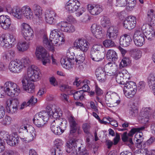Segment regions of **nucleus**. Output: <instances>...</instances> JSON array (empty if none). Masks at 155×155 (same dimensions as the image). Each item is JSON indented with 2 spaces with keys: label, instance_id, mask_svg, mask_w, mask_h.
<instances>
[{
  "label": "nucleus",
  "instance_id": "obj_54",
  "mask_svg": "<svg viewBox=\"0 0 155 155\" xmlns=\"http://www.w3.org/2000/svg\"><path fill=\"white\" fill-rule=\"evenodd\" d=\"M91 19L90 16L87 14H84L79 19L80 22L86 23L89 21Z\"/></svg>",
  "mask_w": 155,
  "mask_h": 155
},
{
  "label": "nucleus",
  "instance_id": "obj_27",
  "mask_svg": "<svg viewBox=\"0 0 155 155\" xmlns=\"http://www.w3.org/2000/svg\"><path fill=\"white\" fill-rule=\"evenodd\" d=\"M132 40V39L129 34H124L120 37V44L123 47H127L130 44Z\"/></svg>",
  "mask_w": 155,
  "mask_h": 155
},
{
  "label": "nucleus",
  "instance_id": "obj_1",
  "mask_svg": "<svg viewBox=\"0 0 155 155\" xmlns=\"http://www.w3.org/2000/svg\"><path fill=\"white\" fill-rule=\"evenodd\" d=\"M46 111H42L35 114L33 119L34 124L38 127H43L49 117L57 118L62 115L61 109L53 104H49L46 107Z\"/></svg>",
  "mask_w": 155,
  "mask_h": 155
},
{
  "label": "nucleus",
  "instance_id": "obj_28",
  "mask_svg": "<svg viewBox=\"0 0 155 155\" xmlns=\"http://www.w3.org/2000/svg\"><path fill=\"white\" fill-rule=\"evenodd\" d=\"M77 146L76 145L75 141L74 140H70L68 141L66 145V151L70 153L73 151L72 153L77 151Z\"/></svg>",
  "mask_w": 155,
  "mask_h": 155
},
{
  "label": "nucleus",
  "instance_id": "obj_62",
  "mask_svg": "<svg viewBox=\"0 0 155 155\" xmlns=\"http://www.w3.org/2000/svg\"><path fill=\"white\" fill-rule=\"evenodd\" d=\"M85 58V54L84 53L80 54L78 55H77L76 58V62L80 63L81 62H83Z\"/></svg>",
  "mask_w": 155,
  "mask_h": 155
},
{
  "label": "nucleus",
  "instance_id": "obj_25",
  "mask_svg": "<svg viewBox=\"0 0 155 155\" xmlns=\"http://www.w3.org/2000/svg\"><path fill=\"white\" fill-rule=\"evenodd\" d=\"M57 15L53 10H48L46 12L45 15V19L46 22L50 24H52L56 22L55 17Z\"/></svg>",
  "mask_w": 155,
  "mask_h": 155
},
{
  "label": "nucleus",
  "instance_id": "obj_47",
  "mask_svg": "<svg viewBox=\"0 0 155 155\" xmlns=\"http://www.w3.org/2000/svg\"><path fill=\"white\" fill-rule=\"evenodd\" d=\"M101 24L104 27H106L110 24V19L107 16H104L101 19Z\"/></svg>",
  "mask_w": 155,
  "mask_h": 155
},
{
  "label": "nucleus",
  "instance_id": "obj_14",
  "mask_svg": "<svg viewBox=\"0 0 155 155\" xmlns=\"http://www.w3.org/2000/svg\"><path fill=\"white\" fill-rule=\"evenodd\" d=\"M15 41V36L12 35H10L7 37L4 34L0 35V45L4 47H7L13 43Z\"/></svg>",
  "mask_w": 155,
  "mask_h": 155
},
{
  "label": "nucleus",
  "instance_id": "obj_24",
  "mask_svg": "<svg viewBox=\"0 0 155 155\" xmlns=\"http://www.w3.org/2000/svg\"><path fill=\"white\" fill-rule=\"evenodd\" d=\"M12 22L10 17L7 15L0 16V25L4 29H8L10 26Z\"/></svg>",
  "mask_w": 155,
  "mask_h": 155
},
{
  "label": "nucleus",
  "instance_id": "obj_49",
  "mask_svg": "<svg viewBox=\"0 0 155 155\" xmlns=\"http://www.w3.org/2000/svg\"><path fill=\"white\" fill-rule=\"evenodd\" d=\"M130 63V61L129 58L127 57L124 58L120 64V67L122 68L123 67L127 66Z\"/></svg>",
  "mask_w": 155,
  "mask_h": 155
},
{
  "label": "nucleus",
  "instance_id": "obj_10",
  "mask_svg": "<svg viewBox=\"0 0 155 155\" xmlns=\"http://www.w3.org/2000/svg\"><path fill=\"white\" fill-rule=\"evenodd\" d=\"M21 28L23 37L26 41H29L33 39V31L29 25L23 23L21 25Z\"/></svg>",
  "mask_w": 155,
  "mask_h": 155
},
{
  "label": "nucleus",
  "instance_id": "obj_64",
  "mask_svg": "<svg viewBox=\"0 0 155 155\" xmlns=\"http://www.w3.org/2000/svg\"><path fill=\"white\" fill-rule=\"evenodd\" d=\"M127 0H116V6L119 7L124 6L127 5Z\"/></svg>",
  "mask_w": 155,
  "mask_h": 155
},
{
  "label": "nucleus",
  "instance_id": "obj_36",
  "mask_svg": "<svg viewBox=\"0 0 155 155\" xmlns=\"http://www.w3.org/2000/svg\"><path fill=\"white\" fill-rule=\"evenodd\" d=\"M29 44L25 41H20L17 45V49L20 52L27 51L29 48Z\"/></svg>",
  "mask_w": 155,
  "mask_h": 155
},
{
  "label": "nucleus",
  "instance_id": "obj_63",
  "mask_svg": "<svg viewBox=\"0 0 155 155\" xmlns=\"http://www.w3.org/2000/svg\"><path fill=\"white\" fill-rule=\"evenodd\" d=\"M43 41L44 44L47 46H51V44L50 40H48V38L46 35H44L43 37Z\"/></svg>",
  "mask_w": 155,
  "mask_h": 155
},
{
  "label": "nucleus",
  "instance_id": "obj_31",
  "mask_svg": "<svg viewBox=\"0 0 155 155\" xmlns=\"http://www.w3.org/2000/svg\"><path fill=\"white\" fill-rule=\"evenodd\" d=\"M95 73L98 80L101 82L105 81L106 78V75L103 68L99 67L97 68L96 70Z\"/></svg>",
  "mask_w": 155,
  "mask_h": 155
},
{
  "label": "nucleus",
  "instance_id": "obj_41",
  "mask_svg": "<svg viewBox=\"0 0 155 155\" xmlns=\"http://www.w3.org/2000/svg\"><path fill=\"white\" fill-rule=\"evenodd\" d=\"M145 35L146 37L148 40H151L153 39L155 36V31L152 29V28H150L149 30L146 31Z\"/></svg>",
  "mask_w": 155,
  "mask_h": 155
},
{
  "label": "nucleus",
  "instance_id": "obj_11",
  "mask_svg": "<svg viewBox=\"0 0 155 155\" xmlns=\"http://www.w3.org/2000/svg\"><path fill=\"white\" fill-rule=\"evenodd\" d=\"M89 45V43L84 38L77 39L74 43V46L77 49L83 52L86 51L88 49Z\"/></svg>",
  "mask_w": 155,
  "mask_h": 155
},
{
  "label": "nucleus",
  "instance_id": "obj_43",
  "mask_svg": "<svg viewBox=\"0 0 155 155\" xmlns=\"http://www.w3.org/2000/svg\"><path fill=\"white\" fill-rule=\"evenodd\" d=\"M129 114L132 116L134 117L137 115L138 110L137 106L135 104L133 103L130 105V107L129 110Z\"/></svg>",
  "mask_w": 155,
  "mask_h": 155
},
{
  "label": "nucleus",
  "instance_id": "obj_19",
  "mask_svg": "<svg viewBox=\"0 0 155 155\" xmlns=\"http://www.w3.org/2000/svg\"><path fill=\"white\" fill-rule=\"evenodd\" d=\"M87 9L92 15H97L103 10V8L101 5L97 4H89L87 5Z\"/></svg>",
  "mask_w": 155,
  "mask_h": 155
},
{
  "label": "nucleus",
  "instance_id": "obj_15",
  "mask_svg": "<svg viewBox=\"0 0 155 155\" xmlns=\"http://www.w3.org/2000/svg\"><path fill=\"white\" fill-rule=\"evenodd\" d=\"M6 103L8 107L7 110L9 113L13 114L17 112L19 103L18 100L9 98L7 100Z\"/></svg>",
  "mask_w": 155,
  "mask_h": 155
},
{
  "label": "nucleus",
  "instance_id": "obj_39",
  "mask_svg": "<svg viewBox=\"0 0 155 155\" xmlns=\"http://www.w3.org/2000/svg\"><path fill=\"white\" fill-rule=\"evenodd\" d=\"M51 129L52 132L56 135H60L64 132L62 129L57 126L55 122L53 121L51 124Z\"/></svg>",
  "mask_w": 155,
  "mask_h": 155
},
{
  "label": "nucleus",
  "instance_id": "obj_60",
  "mask_svg": "<svg viewBox=\"0 0 155 155\" xmlns=\"http://www.w3.org/2000/svg\"><path fill=\"white\" fill-rule=\"evenodd\" d=\"M147 151L146 148H141L136 151L134 154L135 155H147Z\"/></svg>",
  "mask_w": 155,
  "mask_h": 155
},
{
  "label": "nucleus",
  "instance_id": "obj_3",
  "mask_svg": "<svg viewBox=\"0 0 155 155\" xmlns=\"http://www.w3.org/2000/svg\"><path fill=\"white\" fill-rule=\"evenodd\" d=\"M30 64V61L28 57H25L20 60L12 61L10 63L8 68L11 72L18 73L20 72L23 69L28 66Z\"/></svg>",
  "mask_w": 155,
  "mask_h": 155
},
{
  "label": "nucleus",
  "instance_id": "obj_9",
  "mask_svg": "<svg viewBox=\"0 0 155 155\" xmlns=\"http://www.w3.org/2000/svg\"><path fill=\"white\" fill-rule=\"evenodd\" d=\"M35 54L36 57L41 60L43 65H46L50 62V60L47 57V52L45 49L41 46L37 47L36 50Z\"/></svg>",
  "mask_w": 155,
  "mask_h": 155
},
{
  "label": "nucleus",
  "instance_id": "obj_23",
  "mask_svg": "<svg viewBox=\"0 0 155 155\" xmlns=\"http://www.w3.org/2000/svg\"><path fill=\"white\" fill-rule=\"evenodd\" d=\"M118 33V28L116 26H112L107 29L106 35L109 39L113 40L117 38Z\"/></svg>",
  "mask_w": 155,
  "mask_h": 155
},
{
  "label": "nucleus",
  "instance_id": "obj_12",
  "mask_svg": "<svg viewBox=\"0 0 155 155\" xmlns=\"http://www.w3.org/2000/svg\"><path fill=\"white\" fill-rule=\"evenodd\" d=\"M58 29L67 33H72L75 30V27L71 24L66 21H61L56 24Z\"/></svg>",
  "mask_w": 155,
  "mask_h": 155
},
{
  "label": "nucleus",
  "instance_id": "obj_57",
  "mask_svg": "<svg viewBox=\"0 0 155 155\" xmlns=\"http://www.w3.org/2000/svg\"><path fill=\"white\" fill-rule=\"evenodd\" d=\"M37 102V99L34 97L33 96H32L30 98L27 102V103L28 105L29 106H31L35 105Z\"/></svg>",
  "mask_w": 155,
  "mask_h": 155
},
{
  "label": "nucleus",
  "instance_id": "obj_35",
  "mask_svg": "<svg viewBox=\"0 0 155 155\" xmlns=\"http://www.w3.org/2000/svg\"><path fill=\"white\" fill-rule=\"evenodd\" d=\"M151 108L150 107L146 108L145 110V112L141 119V122L144 124H146L149 122L150 117L151 114Z\"/></svg>",
  "mask_w": 155,
  "mask_h": 155
},
{
  "label": "nucleus",
  "instance_id": "obj_26",
  "mask_svg": "<svg viewBox=\"0 0 155 155\" xmlns=\"http://www.w3.org/2000/svg\"><path fill=\"white\" fill-rule=\"evenodd\" d=\"M7 9L9 12L16 18L20 19L22 18L21 8L15 7L13 8H8Z\"/></svg>",
  "mask_w": 155,
  "mask_h": 155
},
{
  "label": "nucleus",
  "instance_id": "obj_29",
  "mask_svg": "<svg viewBox=\"0 0 155 155\" xmlns=\"http://www.w3.org/2000/svg\"><path fill=\"white\" fill-rule=\"evenodd\" d=\"M22 16L28 19H31L33 18V13L31 9L28 6H25L21 8Z\"/></svg>",
  "mask_w": 155,
  "mask_h": 155
},
{
  "label": "nucleus",
  "instance_id": "obj_42",
  "mask_svg": "<svg viewBox=\"0 0 155 155\" xmlns=\"http://www.w3.org/2000/svg\"><path fill=\"white\" fill-rule=\"evenodd\" d=\"M15 56V51L13 50H10L4 53L3 56L4 59L8 60L14 58Z\"/></svg>",
  "mask_w": 155,
  "mask_h": 155
},
{
  "label": "nucleus",
  "instance_id": "obj_33",
  "mask_svg": "<svg viewBox=\"0 0 155 155\" xmlns=\"http://www.w3.org/2000/svg\"><path fill=\"white\" fill-rule=\"evenodd\" d=\"M19 139L18 135L14 134L10 135L7 140V142L8 144L11 146H15L18 144Z\"/></svg>",
  "mask_w": 155,
  "mask_h": 155
},
{
  "label": "nucleus",
  "instance_id": "obj_56",
  "mask_svg": "<svg viewBox=\"0 0 155 155\" xmlns=\"http://www.w3.org/2000/svg\"><path fill=\"white\" fill-rule=\"evenodd\" d=\"M10 135L7 132L4 131L1 132L0 133V140H3V141L6 140L7 141Z\"/></svg>",
  "mask_w": 155,
  "mask_h": 155
},
{
  "label": "nucleus",
  "instance_id": "obj_30",
  "mask_svg": "<svg viewBox=\"0 0 155 155\" xmlns=\"http://www.w3.org/2000/svg\"><path fill=\"white\" fill-rule=\"evenodd\" d=\"M32 9L37 18L40 20L43 17L42 9L38 5L34 4L32 6Z\"/></svg>",
  "mask_w": 155,
  "mask_h": 155
},
{
  "label": "nucleus",
  "instance_id": "obj_34",
  "mask_svg": "<svg viewBox=\"0 0 155 155\" xmlns=\"http://www.w3.org/2000/svg\"><path fill=\"white\" fill-rule=\"evenodd\" d=\"M91 58L92 60L96 61H99L104 58L103 55L101 54V52H98L91 50Z\"/></svg>",
  "mask_w": 155,
  "mask_h": 155
},
{
  "label": "nucleus",
  "instance_id": "obj_4",
  "mask_svg": "<svg viewBox=\"0 0 155 155\" xmlns=\"http://www.w3.org/2000/svg\"><path fill=\"white\" fill-rule=\"evenodd\" d=\"M40 71L39 68L35 65H32L27 70V72L23 78L33 81H38L40 78Z\"/></svg>",
  "mask_w": 155,
  "mask_h": 155
},
{
  "label": "nucleus",
  "instance_id": "obj_48",
  "mask_svg": "<svg viewBox=\"0 0 155 155\" xmlns=\"http://www.w3.org/2000/svg\"><path fill=\"white\" fill-rule=\"evenodd\" d=\"M82 127L84 133L87 135L91 136V134L90 131L91 126L89 124L85 123L83 124Z\"/></svg>",
  "mask_w": 155,
  "mask_h": 155
},
{
  "label": "nucleus",
  "instance_id": "obj_58",
  "mask_svg": "<svg viewBox=\"0 0 155 155\" xmlns=\"http://www.w3.org/2000/svg\"><path fill=\"white\" fill-rule=\"evenodd\" d=\"M2 155H19V154L16 151L11 150H7L3 153Z\"/></svg>",
  "mask_w": 155,
  "mask_h": 155
},
{
  "label": "nucleus",
  "instance_id": "obj_2",
  "mask_svg": "<svg viewBox=\"0 0 155 155\" xmlns=\"http://www.w3.org/2000/svg\"><path fill=\"white\" fill-rule=\"evenodd\" d=\"M20 90L17 85L12 81H7L3 86H0V98L3 97L5 93L7 95L15 97L18 95Z\"/></svg>",
  "mask_w": 155,
  "mask_h": 155
},
{
  "label": "nucleus",
  "instance_id": "obj_13",
  "mask_svg": "<svg viewBox=\"0 0 155 155\" xmlns=\"http://www.w3.org/2000/svg\"><path fill=\"white\" fill-rule=\"evenodd\" d=\"M133 39L136 46H141L145 43V36L140 29H137L134 33Z\"/></svg>",
  "mask_w": 155,
  "mask_h": 155
},
{
  "label": "nucleus",
  "instance_id": "obj_61",
  "mask_svg": "<svg viewBox=\"0 0 155 155\" xmlns=\"http://www.w3.org/2000/svg\"><path fill=\"white\" fill-rule=\"evenodd\" d=\"M103 47L100 44H95L93 45L91 50L101 52V51L103 49Z\"/></svg>",
  "mask_w": 155,
  "mask_h": 155
},
{
  "label": "nucleus",
  "instance_id": "obj_6",
  "mask_svg": "<svg viewBox=\"0 0 155 155\" xmlns=\"http://www.w3.org/2000/svg\"><path fill=\"white\" fill-rule=\"evenodd\" d=\"M19 132L29 133L28 135L26 138L25 140L29 142L33 140L35 138L36 134L35 128L31 125L28 124L21 125L19 129Z\"/></svg>",
  "mask_w": 155,
  "mask_h": 155
},
{
  "label": "nucleus",
  "instance_id": "obj_52",
  "mask_svg": "<svg viewBox=\"0 0 155 155\" xmlns=\"http://www.w3.org/2000/svg\"><path fill=\"white\" fill-rule=\"evenodd\" d=\"M112 40L110 39L105 40L103 42V45L104 47L107 48L114 46V43Z\"/></svg>",
  "mask_w": 155,
  "mask_h": 155
},
{
  "label": "nucleus",
  "instance_id": "obj_21",
  "mask_svg": "<svg viewBox=\"0 0 155 155\" xmlns=\"http://www.w3.org/2000/svg\"><path fill=\"white\" fill-rule=\"evenodd\" d=\"M90 81L87 80H84L83 81H78V78H76L75 80L73 82V84L77 87L82 89L83 92H87L89 90L90 88L88 84H89Z\"/></svg>",
  "mask_w": 155,
  "mask_h": 155
},
{
  "label": "nucleus",
  "instance_id": "obj_45",
  "mask_svg": "<svg viewBox=\"0 0 155 155\" xmlns=\"http://www.w3.org/2000/svg\"><path fill=\"white\" fill-rule=\"evenodd\" d=\"M116 79L117 82L120 84H124L125 82L124 81L123 76L121 72H117L116 76Z\"/></svg>",
  "mask_w": 155,
  "mask_h": 155
},
{
  "label": "nucleus",
  "instance_id": "obj_7",
  "mask_svg": "<svg viewBox=\"0 0 155 155\" xmlns=\"http://www.w3.org/2000/svg\"><path fill=\"white\" fill-rule=\"evenodd\" d=\"M124 85L123 90L124 95L128 98L133 97L137 89L136 83L130 81L125 83Z\"/></svg>",
  "mask_w": 155,
  "mask_h": 155
},
{
  "label": "nucleus",
  "instance_id": "obj_46",
  "mask_svg": "<svg viewBox=\"0 0 155 155\" xmlns=\"http://www.w3.org/2000/svg\"><path fill=\"white\" fill-rule=\"evenodd\" d=\"M84 94L83 91H77L73 94L74 99L75 100H82L84 98Z\"/></svg>",
  "mask_w": 155,
  "mask_h": 155
},
{
  "label": "nucleus",
  "instance_id": "obj_50",
  "mask_svg": "<svg viewBox=\"0 0 155 155\" xmlns=\"http://www.w3.org/2000/svg\"><path fill=\"white\" fill-rule=\"evenodd\" d=\"M147 81L148 83L150 86L153 85L155 84V74L151 73L148 78Z\"/></svg>",
  "mask_w": 155,
  "mask_h": 155
},
{
  "label": "nucleus",
  "instance_id": "obj_37",
  "mask_svg": "<svg viewBox=\"0 0 155 155\" xmlns=\"http://www.w3.org/2000/svg\"><path fill=\"white\" fill-rule=\"evenodd\" d=\"M68 120L70 126V133L71 134L74 133L77 129V124L74 118L72 116L68 117Z\"/></svg>",
  "mask_w": 155,
  "mask_h": 155
},
{
  "label": "nucleus",
  "instance_id": "obj_32",
  "mask_svg": "<svg viewBox=\"0 0 155 155\" xmlns=\"http://www.w3.org/2000/svg\"><path fill=\"white\" fill-rule=\"evenodd\" d=\"M61 116L59 117L56 118V119L54 120L53 121L55 122V123L59 127H60L61 129H62L63 131H64L65 130L66 127L67 126V122L65 119L60 118Z\"/></svg>",
  "mask_w": 155,
  "mask_h": 155
},
{
  "label": "nucleus",
  "instance_id": "obj_18",
  "mask_svg": "<svg viewBox=\"0 0 155 155\" xmlns=\"http://www.w3.org/2000/svg\"><path fill=\"white\" fill-rule=\"evenodd\" d=\"M33 82L26 78H23L21 82L23 90L28 93H33L35 91V85Z\"/></svg>",
  "mask_w": 155,
  "mask_h": 155
},
{
  "label": "nucleus",
  "instance_id": "obj_53",
  "mask_svg": "<svg viewBox=\"0 0 155 155\" xmlns=\"http://www.w3.org/2000/svg\"><path fill=\"white\" fill-rule=\"evenodd\" d=\"M51 152L52 155H62L63 154L61 148H52Z\"/></svg>",
  "mask_w": 155,
  "mask_h": 155
},
{
  "label": "nucleus",
  "instance_id": "obj_8",
  "mask_svg": "<svg viewBox=\"0 0 155 155\" xmlns=\"http://www.w3.org/2000/svg\"><path fill=\"white\" fill-rule=\"evenodd\" d=\"M105 101L107 104H110V107H113L117 106L120 102V98L117 94L115 92L109 91L106 93L105 97Z\"/></svg>",
  "mask_w": 155,
  "mask_h": 155
},
{
  "label": "nucleus",
  "instance_id": "obj_38",
  "mask_svg": "<svg viewBox=\"0 0 155 155\" xmlns=\"http://www.w3.org/2000/svg\"><path fill=\"white\" fill-rule=\"evenodd\" d=\"M106 56L107 58L109 61H116L118 58V56L116 52L112 50H109L107 53Z\"/></svg>",
  "mask_w": 155,
  "mask_h": 155
},
{
  "label": "nucleus",
  "instance_id": "obj_20",
  "mask_svg": "<svg viewBox=\"0 0 155 155\" xmlns=\"http://www.w3.org/2000/svg\"><path fill=\"white\" fill-rule=\"evenodd\" d=\"M70 53H67V57H63L61 59L60 62L62 66L67 69H70L72 68L73 66V61L74 58L73 56L70 57L69 54Z\"/></svg>",
  "mask_w": 155,
  "mask_h": 155
},
{
  "label": "nucleus",
  "instance_id": "obj_51",
  "mask_svg": "<svg viewBox=\"0 0 155 155\" xmlns=\"http://www.w3.org/2000/svg\"><path fill=\"white\" fill-rule=\"evenodd\" d=\"M147 16L148 19H150V21L155 24V14L152 9L150 10L148 12Z\"/></svg>",
  "mask_w": 155,
  "mask_h": 155
},
{
  "label": "nucleus",
  "instance_id": "obj_5",
  "mask_svg": "<svg viewBox=\"0 0 155 155\" xmlns=\"http://www.w3.org/2000/svg\"><path fill=\"white\" fill-rule=\"evenodd\" d=\"M49 39L52 45H59L64 42L65 36L63 33L54 29L51 31Z\"/></svg>",
  "mask_w": 155,
  "mask_h": 155
},
{
  "label": "nucleus",
  "instance_id": "obj_44",
  "mask_svg": "<svg viewBox=\"0 0 155 155\" xmlns=\"http://www.w3.org/2000/svg\"><path fill=\"white\" fill-rule=\"evenodd\" d=\"M132 29L136 26L137 19L136 17L133 16H129L127 18Z\"/></svg>",
  "mask_w": 155,
  "mask_h": 155
},
{
  "label": "nucleus",
  "instance_id": "obj_16",
  "mask_svg": "<svg viewBox=\"0 0 155 155\" xmlns=\"http://www.w3.org/2000/svg\"><path fill=\"white\" fill-rule=\"evenodd\" d=\"M143 128V127L133 128L131 129L128 134L127 132H124L122 135L121 138L122 140L124 142H129L131 144H133L132 137L133 135L136 132L139 131Z\"/></svg>",
  "mask_w": 155,
  "mask_h": 155
},
{
  "label": "nucleus",
  "instance_id": "obj_17",
  "mask_svg": "<svg viewBox=\"0 0 155 155\" xmlns=\"http://www.w3.org/2000/svg\"><path fill=\"white\" fill-rule=\"evenodd\" d=\"M80 6V2L77 0H69L65 5V8L70 13L77 11Z\"/></svg>",
  "mask_w": 155,
  "mask_h": 155
},
{
  "label": "nucleus",
  "instance_id": "obj_40",
  "mask_svg": "<svg viewBox=\"0 0 155 155\" xmlns=\"http://www.w3.org/2000/svg\"><path fill=\"white\" fill-rule=\"evenodd\" d=\"M131 56L135 59L137 60L142 56V52L139 49H133L130 51Z\"/></svg>",
  "mask_w": 155,
  "mask_h": 155
},
{
  "label": "nucleus",
  "instance_id": "obj_22",
  "mask_svg": "<svg viewBox=\"0 0 155 155\" xmlns=\"http://www.w3.org/2000/svg\"><path fill=\"white\" fill-rule=\"evenodd\" d=\"M91 31L93 35L98 39H101L103 36L104 31L99 25L93 24L91 27Z\"/></svg>",
  "mask_w": 155,
  "mask_h": 155
},
{
  "label": "nucleus",
  "instance_id": "obj_59",
  "mask_svg": "<svg viewBox=\"0 0 155 155\" xmlns=\"http://www.w3.org/2000/svg\"><path fill=\"white\" fill-rule=\"evenodd\" d=\"M11 120L12 119L10 117L6 116L2 121V124L5 126L8 125L10 124Z\"/></svg>",
  "mask_w": 155,
  "mask_h": 155
},
{
  "label": "nucleus",
  "instance_id": "obj_55",
  "mask_svg": "<svg viewBox=\"0 0 155 155\" xmlns=\"http://www.w3.org/2000/svg\"><path fill=\"white\" fill-rule=\"evenodd\" d=\"M54 144L55 146V148H61L64 143V142L61 139H57L55 140L54 142Z\"/></svg>",
  "mask_w": 155,
  "mask_h": 155
}]
</instances>
